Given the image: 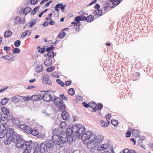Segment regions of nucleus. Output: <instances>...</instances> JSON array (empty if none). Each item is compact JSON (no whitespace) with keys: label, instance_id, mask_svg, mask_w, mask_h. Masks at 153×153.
<instances>
[{"label":"nucleus","instance_id":"1","mask_svg":"<svg viewBox=\"0 0 153 153\" xmlns=\"http://www.w3.org/2000/svg\"><path fill=\"white\" fill-rule=\"evenodd\" d=\"M78 130V128L76 125L73 126L71 128H68L66 131H62L59 134L61 139L62 146H63L65 143L68 141L70 143L71 142L74 141V138H76V135L79 136V133L77 134L76 131Z\"/></svg>","mask_w":153,"mask_h":153},{"label":"nucleus","instance_id":"2","mask_svg":"<svg viewBox=\"0 0 153 153\" xmlns=\"http://www.w3.org/2000/svg\"><path fill=\"white\" fill-rule=\"evenodd\" d=\"M12 142L16 143V146L18 148L24 149L23 153H30L34 144L31 141L25 142L19 135L15 136L12 139Z\"/></svg>","mask_w":153,"mask_h":153},{"label":"nucleus","instance_id":"3","mask_svg":"<svg viewBox=\"0 0 153 153\" xmlns=\"http://www.w3.org/2000/svg\"><path fill=\"white\" fill-rule=\"evenodd\" d=\"M76 126L77 127L78 130L77 131H76V133L78 134H79V136L76 135V138L80 137L81 136V139L83 141L84 144H85L87 142L91 140H92L93 138L94 134H92L91 131H85V128L84 126H82L80 124L76 125Z\"/></svg>","mask_w":153,"mask_h":153},{"label":"nucleus","instance_id":"4","mask_svg":"<svg viewBox=\"0 0 153 153\" xmlns=\"http://www.w3.org/2000/svg\"><path fill=\"white\" fill-rule=\"evenodd\" d=\"M6 139L4 141V143L5 145L10 144L12 142V139L15 136L19 135L14 131V129L10 128H7L6 129Z\"/></svg>","mask_w":153,"mask_h":153},{"label":"nucleus","instance_id":"5","mask_svg":"<svg viewBox=\"0 0 153 153\" xmlns=\"http://www.w3.org/2000/svg\"><path fill=\"white\" fill-rule=\"evenodd\" d=\"M85 144L87 145L88 148L91 150L92 152H94L96 151L97 145L92 140H91L90 141L87 142Z\"/></svg>","mask_w":153,"mask_h":153},{"label":"nucleus","instance_id":"6","mask_svg":"<svg viewBox=\"0 0 153 153\" xmlns=\"http://www.w3.org/2000/svg\"><path fill=\"white\" fill-rule=\"evenodd\" d=\"M52 140L54 143L62 146V140L59 135L55 134L52 137Z\"/></svg>","mask_w":153,"mask_h":153},{"label":"nucleus","instance_id":"7","mask_svg":"<svg viewBox=\"0 0 153 153\" xmlns=\"http://www.w3.org/2000/svg\"><path fill=\"white\" fill-rule=\"evenodd\" d=\"M93 140L94 142L97 145L98 144H100L102 143L103 140V137L101 135H98L96 137H95V135H94Z\"/></svg>","mask_w":153,"mask_h":153},{"label":"nucleus","instance_id":"8","mask_svg":"<svg viewBox=\"0 0 153 153\" xmlns=\"http://www.w3.org/2000/svg\"><path fill=\"white\" fill-rule=\"evenodd\" d=\"M43 100L46 102L53 100V97H51V95L49 93L46 92L44 93L42 97Z\"/></svg>","mask_w":153,"mask_h":153},{"label":"nucleus","instance_id":"9","mask_svg":"<svg viewBox=\"0 0 153 153\" xmlns=\"http://www.w3.org/2000/svg\"><path fill=\"white\" fill-rule=\"evenodd\" d=\"M53 104L56 105L57 107H59L60 105L63 104V102L62 100L59 97H56L53 100Z\"/></svg>","mask_w":153,"mask_h":153},{"label":"nucleus","instance_id":"10","mask_svg":"<svg viewBox=\"0 0 153 153\" xmlns=\"http://www.w3.org/2000/svg\"><path fill=\"white\" fill-rule=\"evenodd\" d=\"M39 145L40 153H45L48 152V149L44 143H42Z\"/></svg>","mask_w":153,"mask_h":153},{"label":"nucleus","instance_id":"11","mask_svg":"<svg viewBox=\"0 0 153 153\" xmlns=\"http://www.w3.org/2000/svg\"><path fill=\"white\" fill-rule=\"evenodd\" d=\"M22 100H23V97L18 95L12 98V101L14 102H22Z\"/></svg>","mask_w":153,"mask_h":153},{"label":"nucleus","instance_id":"12","mask_svg":"<svg viewBox=\"0 0 153 153\" xmlns=\"http://www.w3.org/2000/svg\"><path fill=\"white\" fill-rule=\"evenodd\" d=\"M42 80L43 82L48 85H50L51 84V80L49 79V76L47 74H44L42 77Z\"/></svg>","mask_w":153,"mask_h":153},{"label":"nucleus","instance_id":"13","mask_svg":"<svg viewBox=\"0 0 153 153\" xmlns=\"http://www.w3.org/2000/svg\"><path fill=\"white\" fill-rule=\"evenodd\" d=\"M44 143L48 149L51 148L53 147L54 142L52 140L50 139L47 140Z\"/></svg>","mask_w":153,"mask_h":153},{"label":"nucleus","instance_id":"14","mask_svg":"<svg viewBox=\"0 0 153 153\" xmlns=\"http://www.w3.org/2000/svg\"><path fill=\"white\" fill-rule=\"evenodd\" d=\"M108 147V145L107 144H103L101 145L97 146L96 150L98 151H102L105 150Z\"/></svg>","mask_w":153,"mask_h":153},{"label":"nucleus","instance_id":"15","mask_svg":"<svg viewBox=\"0 0 153 153\" xmlns=\"http://www.w3.org/2000/svg\"><path fill=\"white\" fill-rule=\"evenodd\" d=\"M61 115L62 119L64 120H66L69 118V114L65 111H62Z\"/></svg>","mask_w":153,"mask_h":153},{"label":"nucleus","instance_id":"16","mask_svg":"<svg viewBox=\"0 0 153 153\" xmlns=\"http://www.w3.org/2000/svg\"><path fill=\"white\" fill-rule=\"evenodd\" d=\"M42 96L40 94L34 95L32 96L31 99L33 101H37L41 100Z\"/></svg>","mask_w":153,"mask_h":153},{"label":"nucleus","instance_id":"17","mask_svg":"<svg viewBox=\"0 0 153 153\" xmlns=\"http://www.w3.org/2000/svg\"><path fill=\"white\" fill-rule=\"evenodd\" d=\"M85 16H79L76 17L75 20L76 22H80V21H83L85 20Z\"/></svg>","mask_w":153,"mask_h":153},{"label":"nucleus","instance_id":"18","mask_svg":"<svg viewBox=\"0 0 153 153\" xmlns=\"http://www.w3.org/2000/svg\"><path fill=\"white\" fill-rule=\"evenodd\" d=\"M102 13V10L100 9H97L94 12V15L95 16L97 17L101 16Z\"/></svg>","mask_w":153,"mask_h":153},{"label":"nucleus","instance_id":"19","mask_svg":"<svg viewBox=\"0 0 153 153\" xmlns=\"http://www.w3.org/2000/svg\"><path fill=\"white\" fill-rule=\"evenodd\" d=\"M44 65L46 66H49L52 64L51 59L49 58L46 59L44 61Z\"/></svg>","mask_w":153,"mask_h":153},{"label":"nucleus","instance_id":"20","mask_svg":"<svg viewBox=\"0 0 153 153\" xmlns=\"http://www.w3.org/2000/svg\"><path fill=\"white\" fill-rule=\"evenodd\" d=\"M43 67L41 65H39L36 67L35 71L37 73L43 71Z\"/></svg>","mask_w":153,"mask_h":153},{"label":"nucleus","instance_id":"21","mask_svg":"<svg viewBox=\"0 0 153 153\" xmlns=\"http://www.w3.org/2000/svg\"><path fill=\"white\" fill-rule=\"evenodd\" d=\"M34 144H35L34 143ZM33 146H33L34 147H35V149L34 150V151L33 153H40V150H39L40 148H39V144H36L35 145L34 144V145ZM32 148L34 149V148H33V147Z\"/></svg>","mask_w":153,"mask_h":153},{"label":"nucleus","instance_id":"22","mask_svg":"<svg viewBox=\"0 0 153 153\" xmlns=\"http://www.w3.org/2000/svg\"><path fill=\"white\" fill-rule=\"evenodd\" d=\"M31 34V31L30 30H27L22 33L21 35V37L24 38L26 36H29Z\"/></svg>","mask_w":153,"mask_h":153},{"label":"nucleus","instance_id":"23","mask_svg":"<svg viewBox=\"0 0 153 153\" xmlns=\"http://www.w3.org/2000/svg\"><path fill=\"white\" fill-rule=\"evenodd\" d=\"M97 106V104L94 102H89V106L93 109V110L94 111H96L97 110H98L97 108H96Z\"/></svg>","mask_w":153,"mask_h":153},{"label":"nucleus","instance_id":"24","mask_svg":"<svg viewBox=\"0 0 153 153\" xmlns=\"http://www.w3.org/2000/svg\"><path fill=\"white\" fill-rule=\"evenodd\" d=\"M94 18V17L93 16L90 15L88 16L87 17H85V20L86 22H90L93 21Z\"/></svg>","mask_w":153,"mask_h":153},{"label":"nucleus","instance_id":"25","mask_svg":"<svg viewBox=\"0 0 153 153\" xmlns=\"http://www.w3.org/2000/svg\"><path fill=\"white\" fill-rule=\"evenodd\" d=\"M31 10V8L29 7H27L24 9L23 11L24 14L26 15L30 13Z\"/></svg>","mask_w":153,"mask_h":153},{"label":"nucleus","instance_id":"26","mask_svg":"<svg viewBox=\"0 0 153 153\" xmlns=\"http://www.w3.org/2000/svg\"><path fill=\"white\" fill-rule=\"evenodd\" d=\"M21 22V19L19 16H16L13 19V22L15 24L18 25Z\"/></svg>","mask_w":153,"mask_h":153},{"label":"nucleus","instance_id":"27","mask_svg":"<svg viewBox=\"0 0 153 153\" xmlns=\"http://www.w3.org/2000/svg\"><path fill=\"white\" fill-rule=\"evenodd\" d=\"M132 135L135 137H138L140 136L139 133L137 129H133L132 131Z\"/></svg>","mask_w":153,"mask_h":153},{"label":"nucleus","instance_id":"28","mask_svg":"<svg viewBox=\"0 0 153 153\" xmlns=\"http://www.w3.org/2000/svg\"><path fill=\"white\" fill-rule=\"evenodd\" d=\"M39 131L38 130L35 128H31V131L30 132V134L32 135L36 136L38 135V134Z\"/></svg>","mask_w":153,"mask_h":153},{"label":"nucleus","instance_id":"29","mask_svg":"<svg viewBox=\"0 0 153 153\" xmlns=\"http://www.w3.org/2000/svg\"><path fill=\"white\" fill-rule=\"evenodd\" d=\"M13 123L15 125L19 126L20 123V121L18 119L15 118L12 120Z\"/></svg>","mask_w":153,"mask_h":153},{"label":"nucleus","instance_id":"30","mask_svg":"<svg viewBox=\"0 0 153 153\" xmlns=\"http://www.w3.org/2000/svg\"><path fill=\"white\" fill-rule=\"evenodd\" d=\"M110 122L108 121L107 120V122H105L103 120H101L100 121V123L102 126L103 127H106L109 124Z\"/></svg>","mask_w":153,"mask_h":153},{"label":"nucleus","instance_id":"31","mask_svg":"<svg viewBox=\"0 0 153 153\" xmlns=\"http://www.w3.org/2000/svg\"><path fill=\"white\" fill-rule=\"evenodd\" d=\"M6 130H1L0 131V138H3L5 136L6 137Z\"/></svg>","mask_w":153,"mask_h":153},{"label":"nucleus","instance_id":"32","mask_svg":"<svg viewBox=\"0 0 153 153\" xmlns=\"http://www.w3.org/2000/svg\"><path fill=\"white\" fill-rule=\"evenodd\" d=\"M12 34V32L10 30H8L5 31L4 36L6 38L8 37L11 36Z\"/></svg>","mask_w":153,"mask_h":153},{"label":"nucleus","instance_id":"33","mask_svg":"<svg viewBox=\"0 0 153 153\" xmlns=\"http://www.w3.org/2000/svg\"><path fill=\"white\" fill-rule=\"evenodd\" d=\"M1 111L3 114L7 115L9 113V111L5 107H2L1 108Z\"/></svg>","mask_w":153,"mask_h":153},{"label":"nucleus","instance_id":"34","mask_svg":"<svg viewBox=\"0 0 153 153\" xmlns=\"http://www.w3.org/2000/svg\"><path fill=\"white\" fill-rule=\"evenodd\" d=\"M67 126V124L65 122L62 121L61 122L60 124V128L62 129H65Z\"/></svg>","mask_w":153,"mask_h":153},{"label":"nucleus","instance_id":"35","mask_svg":"<svg viewBox=\"0 0 153 153\" xmlns=\"http://www.w3.org/2000/svg\"><path fill=\"white\" fill-rule=\"evenodd\" d=\"M9 99L7 98H5L1 100V103L2 105H5L8 101Z\"/></svg>","mask_w":153,"mask_h":153},{"label":"nucleus","instance_id":"36","mask_svg":"<svg viewBox=\"0 0 153 153\" xmlns=\"http://www.w3.org/2000/svg\"><path fill=\"white\" fill-rule=\"evenodd\" d=\"M39 6H37L35 7L31 11L30 14L31 15H34L38 10L39 8Z\"/></svg>","mask_w":153,"mask_h":153},{"label":"nucleus","instance_id":"37","mask_svg":"<svg viewBox=\"0 0 153 153\" xmlns=\"http://www.w3.org/2000/svg\"><path fill=\"white\" fill-rule=\"evenodd\" d=\"M31 128L30 126H27L26 128L24 129V131L29 134H30L31 131Z\"/></svg>","mask_w":153,"mask_h":153},{"label":"nucleus","instance_id":"38","mask_svg":"<svg viewBox=\"0 0 153 153\" xmlns=\"http://www.w3.org/2000/svg\"><path fill=\"white\" fill-rule=\"evenodd\" d=\"M68 93L71 95H73L75 94V91L73 88H70L68 90Z\"/></svg>","mask_w":153,"mask_h":153},{"label":"nucleus","instance_id":"39","mask_svg":"<svg viewBox=\"0 0 153 153\" xmlns=\"http://www.w3.org/2000/svg\"><path fill=\"white\" fill-rule=\"evenodd\" d=\"M47 56L49 57L52 58L54 57V52L53 51L47 52Z\"/></svg>","mask_w":153,"mask_h":153},{"label":"nucleus","instance_id":"40","mask_svg":"<svg viewBox=\"0 0 153 153\" xmlns=\"http://www.w3.org/2000/svg\"><path fill=\"white\" fill-rule=\"evenodd\" d=\"M57 5H60L59 6V8L61 9L62 12H64L65 10V7H66V5H63L62 3L58 4Z\"/></svg>","mask_w":153,"mask_h":153},{"label":"nucleus","instance_id":"41","mask_svg":"<svg viewBox=\"0 0 153 153\" xmlns=\"http://www.w3.org/2000/svg\"><path fill=\"white\" fill-rule=\"evenodd\" d=\"M66 35V33L64 32L59 33L58 35V37L59 39L63 38Z\"/></svg>","mask_w":153,"mask_h":153},{"label":"nucleus","instance_id":"42","mask_svg":"<svg viewBox=\"0 0 153 153\" xmlns=\"http://www.w3.org/2000/svg\"><path fill=\"white\" fill-rule=\"evenodd\" d=\"M36 23V20H31L28 24H30L29 27H33Z\"/></svg>","mask_w":153,"mask_h":153},{"label":"nucleus","instance_id":"43","mask_svg":"<svg viewBox=\"0 0 153 153\" xmlns=\"http://www.w3.org/2000/svg\"><path fill=\"white\" fill-rule=\"evenodd\" d=\"M7 117L6 118L5 117H1L0 119V122L3 124V123H4V124H5L6 122H7Z\"/></svg>","mask_w":153,"mask_h":153},{"label":"nucleus","instance_id":"44","mask_svg":"<svg viewBox=\"0 0 153 153\" xmlns=\"http://www.w3.org/2000/svg\"><path fill=\"white\" fill-rule=\"evenodd\" d=\"M1 124L0 126V131L1 130H6V128L5 127V125L4 123L3 124L1 123Z\"/></svg>","mask_w":153,"mask_h":153},{"label":"nucleus","instance_id":"45","mask_svg":"<svg viewBox=\"0 0 153 153\" xmlns=\"http://www.w3.org/2000/svg\"><path fill=\"white\" fill-rule=\"evenodd\" d=\"M60 5H57V4L56 5L55 7V10H56V14H57V16H58L59 15V9H58L59 7V6Z\"/></svg>","mask_w":153,"mask_h":153},{"label":"nucleus","instance_id":"46","mask_svg":"<svg viewBox=\"0 0 153 153\" xmlns=\"http://www.w3.org/2000/svg\"><path fill=\"white\" fill-rule=\"evenodd\" d=\"M31 97H24L23 98V100H22V102H21V103H24V104L25 101H27L28 100H31Z\"/></svg>","mask_w":153,"mask_h":153},{"label":"nucleus","instance_id":"47","mask_svg":"<svg viewBox=\"0 0 153 153\" xmlns=\"http://www.w3.org/2000/svg\"><path fill=\"white\" fill-rule=\"evenodd\" d=\"M21 43V41L20 40H17L14 43V45L15 47H18L20 45Z\"/></svg>","mask_w":153,"mask_h":153},{"label":"nucleus","instance_id":"48","mask_svg":"<svg viewBox=\"0 0 153 153\" xmlns=\"http://www.w3.org/2000/svg\"><path fill=\"white\" fill-rule=\"evenodd\" d=\"M56 82L58 83V84H60L62 87L64 86V83L63 82L61 81L60 79H57L56 80Z\"/></svg>","mask_w":153,"mask_h":153},{"label":"nucleus","instance_id":"49","mask_svg":"<svg viewBox=\"0 0 153 153\" xmlns=\"http://www.w3.org/2000/svg\"><path fill=\"white\" fill-rule=\"evenodd\" d=\"M54 49V48L53 46L51 45L49 47H48L46 49V51L47 52L53 51V50Z\"/></svg>","mask_w":153,"mask_h":153},{"label":"nucleus","instance_id":"50","mask_svg":"<svg viewBox=\"0 0 153 153\" xmlns=\"http://www.w3.org/2000/svg\"><path fill=\"white\" fill-rule=\"evenodd\" d=\"M55 67L54 66H51L47 68L46 71L48 72H50L53 71Z\"/></svg>","mask_w":153,"mask_h":153},{"label":"nucleus","instance_id":"51","mask_svg":"<svg viewBox=\"0 0 153 153\" xmlns=\"http://www.w3.org/2000/svg\"><path fill=\"white\" fill-rule=\"evenodd\" d=\"M111 122L112 124L114 126H117L118 123V121L115 120H111Z\"/></svg>","mask_w":153,"mask_h":153},{"label":"nucleus","instance_id":"52","mask_svg":"<svg viewBox=\"0 0 153 153\" xmlns=\"http://www.w3.org/2000/svg\"><path fill=\"white\" fill-rule=\"evenodd\" d=\"M27 126L25 124H20L19 125L18 127L24 131V129L26 128Z\"/></svg>","mask_w":153,"mask_h":153},{"label":"nucleus","instance_id":"53","mask_svg":"<svg viewBox=\"0 0 153 153\" xmlns=\"http://www.w3.org/2000/svg\"><path fill=\"white\" fill-rule=\"evenodd\" d=\"M59 111H62L65 110V105L62 104L61 105L59 106Z\"/></svg>","mask_w":153,"mask_h":153},{"label":"nucleus","instance_id":"54","mask_svg":"<svg viewBox=\"0 0 153 153\" xmlns=\"http://www.w3.org/2000/svg\"><path fill=\"white\" fill-rule=\"evenodd\" d=\"M14 53H19L20 52V50L18 48H15L13 51Z\"/></svg>","mask_w":153,"mask_h":153},{"label":"nucleus","instance_id":"55","mask_svg":"<svg viewBox=\"0 0 153 153\" xmlns=\"http://www.w3.org/2000/svg\"><path fill=\"white\" fill-rule=\"evenodd\" d=\"M7 115V120H11L12 121V120L13 119L12 116L11 114H8Z\"/></svg>","mask_w":153,"mask_h":153},{"label":"nucleus","instance_id":"56","mask_svg":"<svg viewBox=\"0 0 153 153\" xmlns=\"http://www.w3.org/2000/svg\"><path fill=\"white\" fill-rule=\"evenodd\" d=\"M121 0H115L113 3V4L114 5H117L121 2Z\"/></svg>","mask_w":153,"mask_h":153},{"label":"nucleus","instance_id":"57","mask_svg":"<svg viewBox=\"0 0 153 153\" xmlns=\"http://www.w3.org/2000/svg\"><path fill=\"white\" fill-rule=\"evenodd\" d=\"M60 97L64 100H68V98L65 97L63 94L60 95Z\"/></svg>","mask_w":153,"mask_h":153},{"label":"nucleus","instance_id":"58","mask_svg":"<svg viewBox=\"0 0 153 153\" xmlns=\"http://www.w3.org/2000/svg\"><path fill=\"white\" fill-rule=\"evenodd\" d=\"M45 51V49L43 48H40L38 50V52L43 53Z\"/></svg>","mask_w":153,"mask_h":153},{"label":"nucleus","instance_id":"59","mask_svg":"<svg viewBox=\"0 0 153 153\" xmlns=\"http://www.w3.org/2000/svg\"><path fill=\"white\" fill-rule=\"evenodd\" d=\"M37 0H30V3L31 4L34 5L37 3Z\"/></svg>","mask_w":153,"mask_h":153},{"label":"nucleus","instance_id":"60","mask_svg":"<svg viewBox=\"0 0 153 153\" xmlns=\"http://www.w3.org/2000/svg\"><path fill=\"white\" fill-rule=\"evenodd\" d=\"M59 131V128H55L52 131V133L53 134H56L58 133Z\"/></svg>","mask_w":153,"mask_h":153},{"label":"nucleus","instance_id":"61","mask_svg":"<svg viewBox=\"0 0 153 153\" xmlns=\"http://www.w3.org/2000/svg\"><path fill=\"white\" fill-rule=\"evenodd\" d=\"M129 149H125L123 150L122 151V152L123 153H129Z\"/></svg>","mask_w":153,"mask_h":153},{"label":"nucleus","instance_id":"62","mask_svg":"<svg viewBox=\"0 0 153 153\" xmlns=\"http://www.w3.org/2000/svg\"><path fill=\"white\" fill-rule=\"evenodd\" d=\"M82 105L86 108H88L89 106V104H88L87 103L85 102L82 103Z\"/></svg>","mask_w":153,"mask_h":153},{"label":"nucleus","instance_id":"63","mask_svg":"<svg viewBox=\"0 0 153 153\" xmlns=\"http://www.w3.org/2000/svg\"><path fill=\"white\" fill-rule=\"evenodd\" d=\"M111 117V114H107L105 115V117L107 119H109Z\"/></svg>","mask_w":153,"mask_h":153},{"label":"nucleus","instance_id":"64","mask_svg":"<svg viewBox=\"0 0 153 153\" xmlns=\"http://www.w3.org/2000/svg\"><path fill=\"white\" fill-rule=\"evenodd\" d=\"M42 113H43L44 115L45 116L48 117L50 116L49 114H48L47 112L45 110L43 111Z\"/></svg>","mask_w":153,"mask_h":153}]
</instances>
